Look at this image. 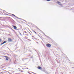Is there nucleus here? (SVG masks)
I'll return each instance as SVG.
<instances>
[{
    "label": "nucleus",
    "instance_id": "obj_16",
    "mask_svg": "<svg viewBox=\"0 0 74 74\" xmlns=\"http://www.w3.org/2000/svg\"><path fill=\"white\" fill-rule=\"evenodd\" d=\"M17 30H19V29H16Z\"/></svg>",
    "mask_w": 74,
    "mask_h": 74
},
{
    "label": "nucleus",
    "instance_id": "obj_8",
    "mask_svg": "<svg viewBox=\"0 0 74 74\" xmlns=\"http://www.w3.org/2000/svg\"><path fill=\"white\" fill-rule=\"evenodd\" d=\"M44 71L45 73H46V74H48V72L47 71Z\"/></svg>",
    "mask_w": 74,
    "mask_h": 74
},
{
    "label": "nucleus",
    "instance_id": "obj_3",
    "mask_svg": "<svg viewBox=\"0 0 74 74\" xmlns=\"http://www.w3.org/2000/svg\"><path fill=\"white\" fill-rule=\"evenodd\" d=\"M12 27H14V29H17V27H16L15 26L12 25Z\"/></svg>",
    "mask_w": 74,
    "mask_h": 74
},
{
    "label": "nucleus",
    "instance_id": "obj_21",
    "mask_svg": "<svg viewBox=\"0 0 74 74\" xmlns=\"http://www.w3.org/2000/svg\"><path fill=\"white\" fill-rule=\"evenodd\" d=\"M32 73H34L33 72H32Z\"/></svg>",
    "mask_w": 74,
    "mask_h": 74
},
{
    "label": "nucleus",
    "instance_id": "obj_1",
    "mask_svg": "<svg viewBox=\"0 0 74 74\" xmlns=\"http://www.w3.org/2000/svg\"><path fill=\"white\" fill-rule=\"evenodd\" d=\"M46 46L47 47H50L51 46V45L49 44H48L46 45Z\"/></svg>",
    "mask_w": 74,
    "mask_h": 74
},
{
    "label": "nucleus",
    "instance_id": "obj_20",
    "mask_svg": "<svg viewBox=\"0 0 74 74\" xmlns=\"http://www.w3.org/2000/svg\"><path fill=\"white\" fill-rule=\"evenodd\" d=\"M18 69H19V68Z\"/></svg>",
    "mask_w": 74,
    "mask_h": 74
},
{
    "label": "nucleus",
    "instance_id": "obj_17",
    "mask_svg": "<svg viewBox=\"0 0 74 74\" xmlns=\"http://www.w3.org/2000/svg\"><path fill=\"white\" fill-rule=\"evenodd\" d=\"M34 32L35 33H36V32L35 31H34Z\"/></svg>",
    "mask_w": 74,
    "mask_h": 74
},
{
    "label": "nucleus",
    "instance_id": "obj_4",
    "mask_svg": "<svg viewBox=\"0 0 74 74\" xmlns=\"http://www.w3.org/2000/svg\"><path fill=\"white\" fill-rule=\"evenodd\" d=\"M12 15H13V16H15V18H18V19H20V18L17 17L16 16H15V15L14 14H12Z\"/></svg>",
    "mask_w": 74,
    "mask_h": 74
},
{
    "label": "nucleus",
    "instance_id": "obj_19",
    "mask_svg": "<svg viewBox=\"0 0 74 74\" xmlns=\"http://www.w3.org/2000/svg\"><path fill=\"white\" fill-rule=\"evenodd\" d=\"M26 35H28V34H26Z\"/></svg>",
    "mask_w": 74,
    "mask_h": 74
},
{
    "label": "nucleus",
    "instance_id": "obj_11",
    "mask_svg": "<svg viewBox=\"0 0 74 74\" xmlns=\"http://www.w3.org/2000/svg\"><path fill=\"white\" fill-rule=\"evenodd\" d=\"M3 44H4L3 42V43H1V45H3Z\"/></svg>",
    "mask_w": 74,
    "mask_h": 74
},
{
    "label": "nucleus",
    "instance_id": "obj_22",
    "mask_svg": "<svg viewBox=\"0 0 74 74\" xmlns=\"http://www.w3.org/2000/svg\"><path fill=\"white\" fill-rule=\"evenodd\" d=\"M25 38H26V37Z\"/></svg>",
    "mask_w": 74,
    "mask_h": 74
},
{
    "label": "nucleus",
    "instance_id": "obj_14",
    "mask_svg": "<svg viewBox=\"0 0 74 74\" xmlns=\"http://www.w3.org/2000/svg\"><path fill=\"white\" fill-rule=\"evenodd\" d=\"M1 42V40L0 39V42Z\"/></svg>",
    "mask_w": 74,
    "mask_h": 74
},
{
    "label": "nucleus",
    "instance_id": "obj_2",
    "mask_svg": "<svg viewBox=\"0 0 74 74\" xmlns=\"http://www.w3.org/2000/svg\"><path fill=\"white\" fill-rule=\"evenodd\" d=\"M8 41H9V42H11L12 41V39H11V38H8Z\"/></svg>",
    "mask_w": 74,
    "mask_h": 74
},
{
    "label": "nucleus",
    "instance_id": "obj_10",
    "mask_svg": "<svg viewBox=\"0 0 74 74\" xmlns=\"http://www.w3.org/2000/svg\"><path fill=\"white\" fill-rule=\"evenodd\" d=\"M24 33H27V32L25 31H24Z\"/></svg>",
    "mask_w": 74,
    "mask_h": 74
},
{
    "label": "nucleus",
    "instance_id": "obj_6",
    "mask_svg": "<svg viewBox=\"0 0 74 74\" xmlns=\"http://www.w3.org/2000/svg\"><path fill=\"white\" fill-rule=\"evenodd\" d=\"M5 58L6 60H8V56H5Z\"/></svg>",
    "mask_w": 74,
    "mask_h": 74
},
{
    "label": "nucleus",
    "instance_id": "obj_9",
    "mask_svg": "<svg viewBox=\"0 0 74 74\" xmlns=\"http://www.w3.org/2000/svg\"><path fill=\"white\" fill-rule=\"evenodd\" d=\"M3 44H5V43H6V42H7V41H4L3 42Z\"/></svg>",
    "mask_w": 74,
    "mask_h": 74
},
{
    "label": "nucleus",
    "instance_id": "obj_7",
    "mask_svg": "<svg viewBox=\"0 0 74 74\" xmlns=\"http://www.w3.org/2000/svg\"><path fill=\"white\" fill-rule=\"evenodd\" d=\"M38 69H39V70H41V69H42V68H41V67L40 66H39L38 67Z\"/></svg>",
    "mask_w": 74,
    "mask_h": 74
},
{
    "label": "nucleus",
    "instance_id": "obj_5",
    "mask_svg": "<svg viewBox=\"0 0 74 74\" xmlns=\"http://www.w3.org/2000/svg\"><path fill=\"white\" fill-rule=\"evenodd\" d=\"M58 3V4H59V5H62V4H61V3L59 1H58L57 2Z\"/></svg>",
    "mask_w": 74,
    "mask_h": 74
},
{
    "label": "nucleus",
    "instance_id": "obj_12",
    "mask_svg": "<svg viewBox=\"0 0 74 74\" xmlns=\"http://www.w3.org/2000/svg\"><path fill=\"white\" fill-rule=\"evenodd\" d=\"M50 0H47V1H49Z\"/></svg>",
    "mask_w": 74,
    "mask_h": 74
},
{
    "label": "nucleus",
    "instance_id": "obj_13",
    "mask_svg": "<svg viewBox=\"0 0 74 74\" xmlns=\"http://www.w3.org/2000/svg\"><path fill=\"white\" fill-rule=\"evenodd\" d=\"M44 35L45 36H46V37H47V35H46L44 33Z\"/></svg>",
    "mask_w": 74,
    "mask_h": 74
},
{
    "label": "nucleus",
    "instance_id": "obj_18",
    "mask_svg": "<svg viewBox=\"0 0 74 74\" xmlns=\"http://www.w3.org/2000/svg\"><path fill=\"white\" fill-rule=\"evenodd\" d=\"M27 69H28V68H27Z\"/></svg>",
    "mask_w": 74,
    "mask_h": 74
},
{
    "label": "nucleus",
    "instance_id": "obj_15",
    "mask_svg": "<svg viewBox=\"0 0 74 74\" xmlns=\"http://www.w3.org/2000/svg\"><path fill=\"white\" fill-rule=\"evenodd\" d=\"M20 35H21V36H22V34H21V33H20Z\"/></svg>",
    "mask_w": 74,
    "mask_h": 74
}]
</instances>
